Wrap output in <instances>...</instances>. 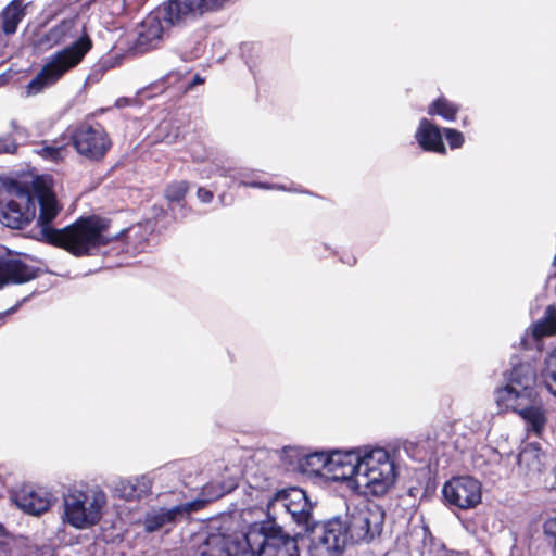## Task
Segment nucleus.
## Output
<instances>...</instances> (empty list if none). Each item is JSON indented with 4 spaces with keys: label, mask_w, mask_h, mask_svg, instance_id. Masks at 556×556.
<instances>
[{
    "label": "nucleus",
    "mask_w": 556,
    "mask_h": 556,
    "mask_svg": "<svg viewBox=\"0 0 556 556\" xmlns=\"http://www.w3.org/2000/svg\"><path fill=\"white\" fill-rule=\"evenodd\" d=\"M302 457H304V453L296 447H283L281 451V460L289 470L299 471Z\"/></svg>",
    "instance_id": "28"
},
{
    "label": "nucleus",
    "mask_w": 556,
    "mask_h": 556,
    "mask_svg": "<svg viewBox=\"0 0 556 556\" xmlns=\"http://www.w3.org/2000/svg\"><path fill=\"white\" fill-rule=\"evenodd\" d=\"M516 413L526 421L529 431L536 435L542 433L547 418L544 408L538 403V399Z\"/></svg>",
    "instance_id": "22"
},
{
    "label": "nucleus",
    "mask_w": 556,
    "mask_h": 556,
    "mask_svg": "<svg viewBox=\"0 0 556 556\" xmlns=\"http://www.w3.org/2000/svg\"><path fill=\"white\" fill-rule=\"evenodd\" d=\"M307 535L309 540V556H342L348 536L341 517H334L327 521H315L307 530L294 534L296 540Z\"/></svg>",
    "instance_id": "9"
},
{
    "label": "nucleus",
    "mask_w": 556,
    "mask_h": 556,
    "mask_svg": "<svg viewBox=\"0 0 556 556\" xmlns=\"http://www.w3.org/2000/svg\"><path fill=\"white\" fill-rule=\"evenodd\" d=\"M179 134H178V130L175 129L174 134H166L164 137H163V141L166 142L167 144H173L177 141V138H178Z\"/></svg>",
    "instance_id": "39"
},
{
    "label": "nucleus",
    "mask_w": 556,
    "mask_h": 556,
    "mask_svg": "<svg viewBox=\"0 0 556 556\" xmlns=\"http://www.w3.org/2000/svg\"><path fill=\"white\" fill-rule=\"evenodd\" d=\"M442 496L451 508L468 510L481 503V483L470 477H453L442 488Z\"/></svg>",
    "instance_id": "12"
},
{
    "label": "nucleus",
    "mask_w": 556,
    "mask_h": 556,
    "mask_svg": "<svg viewBox=\"0 0 556 556\" xmlns=\"http://www.w3.org/2000/svg\"><path fill=\"white\" fill-rule=\"evenodd\" d=\"M460 111V104L440 96L434 99L427 108V113L430 116H440L446 122H455Z\"/></svg>",
    "instance_id": "24"
},
{
    "label": "nucleus",
    "mask_w": 556,
    "mask_h": 556,
    "mask_svg": "<svg viewBox=\"0 0 556 556\" xmlns=\"http://www.w3.org/2000/svg\"><path fill=\"white\" fill-rule=\"evenodd\" d=\"M153 480L147 475L119 479L114 483V495L126 501L141 500L151 492Z\"/></svg>",
    "instance_id": "19"
},
{
    "label": "nucleus",
    "mask_w": 556,
    "mask_h": 556,
    "mask_svg": "<svg viewBox=\"0 0 556 556\" xmlns=\"http://www.w3.org/2000/svg\"><path fill=\"white\" fill-rule=\"evenodd\" d=\"M239 184H240V186H243V187L258 188V189H265V190L277 189V190H282V191H292L291 189L286 188L283 185L267 184V182H262V181L241 180ZM293 191H296V190L294 189Z\"/></svg>",
    "instance_id": "32"
},
{
    "label": "nucleus",
    "mask_w": 556,
    "mask_h": 556,
    "mask_svg": "<svg viewBox=\"0 0 556 556\" xmlns=\"http://www.w3.org/2000/svg\"><path fill=\"white\" fill-rule=\"evenodd\" d=\"M358 447L349 451L328 453L327 479L332 481H350L355 489L358 472Z\"/></svg>",
    "instance_id": "15"
},
{
    "label": "nucleus",
    "mask_w": 556,
    "mask_h": 556,
    "mask_svg": "<svg viewBox=\"0 0 556 556\" xmlns=\"http://www.w3.org/2000/svg\"><path fill=\"white\" fill-rule=\"evenodd\" d=\"M328 453L314 452L304 454L302 457L299 472L309 476H320L327 478Z\"/></svg>",
    "instance_id": "23"
},
{
    "label": "nucleus",
    "mask_w": 556,
    "mask_h": 556,
    "mask_svg": "<svg viewBox=\"0 0 556 556\" xmlns=\"http://www.w3.org/2000/svg\"><path fill=\"white\" fill-rule=\"evenodd\" d=\"M203 507L204 502L200 500L181 503L170 508L151 507L143 516V529L147 533H153L165 527H173Z\"/></svg>",
    "instance_id": "13"
},
{
    "label": "nucleus",
    "mask_w": 556,
    "mask_h": 556,
    "mask_svg": "<svg viewBox=\"0 0 556 556\" xmlns=\"http://www.w3.org/2000/svg\"><path fill=\"white\" fill-rule=\"evenodd\" d=\"M26 15V5L23 0H12L1 11V29L5 35L16 33L18 24Z\"/></svg>",
    "instance_id": "21"
},
{
    "label": "nucleus",
    "mask_w": 556,
    "mask_h": 556,
    "mask_svg": "<svg viewBox=\"0 0 556 556\" xmlns=\"http://www.w3.org/2000/svg\"><path fill=\"white\" fill-rule=\"evenodd\" d=\"M167 127H168V125H162V126L160 127V131H163V130H164V129H166Z\"/></svg>",
    "instance_id": "46"
},
{
    "label": "nucleus",
    "mask_w": 556,
    "mask_h": 556,
    "mask_svg": "<svg viewBox=\"0 0 556 556\" xmlns=\"http://www.w3.org/2000/svg\"><path fill=\"white\" fill-rule=\"evenodd\" d=\"M106 503L98 485L71 489L63 497V521L77 530L90 529L100 522Z\"/></svg>",
    "instance_id": "6"
},
{
    "label": "nucleus",
    "mask_w": 556,
    "mask_h": 556,
    "mask_svg": "<svg viewBox=\"0 0 556 556\" xmlns=\"http://www.w3.org/2000/svg\"><path fill=\"white\" fill-rule=\"evenodd\" d=\"M538 372L534 364L529 361H519L511 364L510 370L504 374V382L510 383L516 387L523 388L530 391L535 390Z\"/></svg>",
    "instance_id": "20"
},
{
    "label": "nucleus",
    "mask_w": 556,
    "mask_h": 556,
    "mask_svg": "<svg viewBox=\"0 0 556 556\" xmlns=\"http://www.w3.org/2000/svg\"><path fill=\"white\" fill-rule=\"evenodd\" d=\"M127 245H129V243H127ZM127 252H130V247H127Z\"/></svg>",
    "instance_id": "47"
},
{
    "label": "nucleus",
    "mask_w": 556,
    "mask_h": 556,
    "mask_svg": "<svg viewBox=\"0 0 556 556\" xmlns=\"http://www.w3.org/2000/svg\"><path fill=\"white\" fill-rule=\"evenodd\" d=\"M348 542L370 543L383 529L384 510L376 504H367L348 509L342 519Z\"/></svg>",
    "instance_id": "10"
},
{
    "label": "nucleus",
    "mask_w": 556,
    "mask_h": 556,
    "mask_svg": "<svg viewBox=\"0 0 556 556\" xmlns=\"http://www.w3.org/2000/svg\"><path fill=\"white\" fill-rule=\"evenodd\" d=\"M359 462L355 490L364 495L382 496L394 484L396 467L382 447H358Z\"/></svg>",
    "instance_id": "5"
},
{
    "label": "nucleus",
    "mask_w": 556,
    "mask_h": 556,
    "mask_svg": "<svg viewBox=\"0 0 556 556\" xmlns=\"http://www.w3.org/2000/svg\"><path fill=\"white\" fill-rule=\"evenodd\" d=\"M71 141L77 153L90 161L102 160L112 141L101 124L81 123L71 132Z\"/></svg>",
    "instance_id": "11"
},
{
    "label": "nucleus",
    "mask_w": 556,
    "mask_h": 556,
    "mask_svg": "<svg viewBox=\"0 0 556 556\" xmlns=\"http://www.w3.org/2000/svg\"><path fill=\"white\" fill-rule=\"evenodd\" d=\"M172 211H173V214H174V218H176V219H177V218H179V217H180V218H184V217L186 216V215H185V213H182L184 207H180V210H179V211H180V215H178V214L175 212L174 206H172Z\"/></svg>",
    "instance_id": "43"
},
{
    "label": "nucleus",
    "mask_w": 556,
    "mask_h": 556,
    "mask_svg": "<svg viewBox=\"0 0 556 556\" xmlns=\"http://www.w3.org/2000/svg\"><path fill=\"white\" fill-rule=\"evenodd\" d=\"M200 556H300L296 538L274 523H252L241 536L211 534Z\"/></svg>",
    "instance_id": "3"
},
{
    "label": "nucleus",
    "mask_w": 556,
    "mask_h": 556,
    "mask_svg": "<svg viewBox=\"0 0 556 556\" xmlns=\"http://www.w3.org/2000/svg\"><path fill=\"white\" fill-rule=\"evenodd\" d=\"M123 1H124V3H126V0H123Z\"/></svg>",
    "instance_id": "48"
},
{
    "label": "nucleus",
    "mask_w": 556,
    "mask_h": 556,
    "mask_svg": "<svg viewBox=\"0 0 556 556\" xmlns=\"http://www.w3.org/2000/svg\"><path fill=\"white\" fill-rule=\"evenodd\" d=\"M556 333V306L546 307L544 316L534 324L533 336L541 338L546 334Z\"/></svg>",
    "instance_id": "26"
},
{
    "label": "nucleus",
    "mask_w": 556,
    "mask_h": 556,
    "mask_svg": "<svg viewBox=\"0 0 556 556\" xmlns=\"http://www.w3.org/2000/svg\"><path fill=\"white\" fill-rule=\"evenodd\" d=\"M16 143L9 137L0 139V154L14 153L16 151Z\"/></svg>",
    "instance_id": "36"
},
{
    "label": "nucleus",
    "mask_w": 556,
    "mask_h": 556,
    "mask_svg": "<svg viewBox=\"0 0 556 556\" xmlns=\"http://www.w3.org/2000/svg\"><path fill=\"white\" fill-rule=\"evenodd\" d=\"M0 197V223L10 229H23L36 216L40 239L60 247L75 256L92 255L110 239L105 235L108 223L98 216L79 218L62 229L52 227L61 211L56 197L47 180L36 177L30 182L10 179Z\"/></svg>",
    "instance_id": "1"
},
{
    "label": "nucleus",
    "mask_w": 556,
    "mask_h": 556,
    "mask_svg": "<svg viewBox=\"0 0 556 556\" xmlns=\"http://www.w3.org/2000/svg\"><path fill=\"white\" fill-rule=\"evenodd\" d=\"M215 174L220 176V177H228V176H230V169H227L225 167L216 166L215 167Z\"/></svg>",
    "instance_id": "41"
},
{
    "label": "nucleus",
    "mask_w": 556,
    "mask_h": 556,
    "mask_svg": "<svg viewBox=\"0 0 556 556\" xmlns=\"http://www.w3.org/2000/svg\"><path fill=\"white\" fill-rule=\"evenodd\" d=\"M229 488H225L223 484L217 482H210L202 489L203 498H199L204 502V505L208 502L217 500L229 492Z\"/></svg>",
    "instance_id": "29"
},
{
    "label": "nucleus",
    "mask_w": 556,
    "mask_h": 556,
    "mask_svg": "<svg viewBox=\"0 0 556 556\" xmlns=\"http://www.w3.org/2000/svg\"><path fill=\"white\" fill-rule=\"evenodd\" d=\"M40 154L46 159L58 161L62 155V149L55 147H45L41 149Z\"/></svg>",
    "instance_id": "35"
},
{
    "label": "nucleus",
    "mask_w": 556,
    "mask_h": 556,
    "mask_svg": "<svg viewBox=\"0 0 556 556\" xmlns=\"http://www.w3.org/2000/svg\"><path fill=\"white\" fill-rule=\"evenodd\" d=\"M188 191V182L185 180L169 184L165 189V198L172 203H179Z\"/></svg>",
    "instance_id": "30"
},
{
    "label": "nucleus",
    "mask_w": 556,
    "mask_h": 556,
    "mask_svg": "<svg viewBox=\"0 0 556 556\" xmlns=\"http://www.w3.org/2000/svg\"><path fill=\"white\" fill-rule=\"evenodd\" d=\"M204 83V78L200 75H195L193 79L187 85L186 90H191L194 86L201 85Z\"/></svg>",
    "instance_id": "40"
},
{
    "label": "nucleus",
    "mask_w": 556,
    "mask_h": 556,
    "mask_svg": "<svg viewBox=\"0 0 556 556\" xmlns=\"http://www.w3.org/2000/svg\"><path fill=\"white\" fill-rule=\"evenodd\" d=\"M541 454L532 445L526 446L518 455H502L497 450L484 446L472 456L473 468L490 479H501L508 477L511 471V459L519 465L525 466L529 471H540Z\"/></svg>",
    "instance_id": "7"
},
{
    "label": "nucleus",
    "mask_w": 556,
    "mask_h": 556,
    "mask_svg": "<svg viewBox=\"0 0 556 556\" xmlns=\"http://www.w3.org/2000/svg\"><path fill=\"white\" fill-rule=\"evenodd\" d=\"M540 378L546 391L556 397V346L545 354Z\"/></svg>",
    "instance_id": "25"
},
{
    "label": "nucleus",
    "mask_w": 556,
    "mask_h": 556,
    "mask_svg": "<svg viewBox=\"0 0 556 556\" xmlns=\"http://www.w3.org/2000/svg\"><path fill=\"white\" fill-rule=\"evenodd\" d=\"M12 500L20 509L33 516L48 511L55 501L51 492L33 485L21 486L13 493Z\"/></svg>",
    "instance_id": "16"
},
{
    "label": "nucleus",
    "mask_w": 556,
    "mask_h": 556,
    "mask_svg": "<svg viewBox=\"0 0 556 556\" xmlns=\"http://www.w3.org/2000/svg\"><path fill=\"white\" fill-rule=\"evenodd\" d=\"M28 556H55V553L54 548L50 545H36L29 548Z\"/></svg>",
    "instance_id": "34"
},
{
    "label": "nucleus",
    "mask_w": 556,
    "mask_h": 556,
    "mask_svg": "<svg viewBox=\"0 0 556 556\" xmlns=\"http://www.w3.org/2000/svg\"><path fill=\"white\" fill-rule=\"evenodd\" d=\"M65 46L47 58L38 74L28 83L29 96L54 85L66 73L75 68L92 48V40L77 16L62 20L47 31L39 34L33 42L36 52L42 53L53 47Z\"/></svg>",
    "instance_id": "2"
},
{
    "label": "nucleus",
    "mask_w": 556,
    "mask_h": 556,
    "mask_svg": "<svg viewBox=\"0 0 556 556\" xmlns=\"http://www.w3.org/2000/svg\"><path fill=\"white\" fill-rule=\"evenodd\" d=\"M230 0H169L140 24L135 48L143 53L162 41L166 27L187 25L198 18L224 9Z\"/></svg>",
    "instance_id": "4"
},
{
    "label": "nucleus",
    "mask_w": 556,
    "mask_h": 556,
    "mask_svg": "<svg viewBox=\"0 0 556 556\" xmlns=\"http://www.w3.org/2000/svg\"><path fill=\"white\" fill-rule=\"evenodd\" d=\"M143 244H144V243H143L142 241H140V242H139V245H134V247L131 248V252H134V253H135V252H139V251H141V250L143 249Z\"/></svg>",
    "instance_id": "44"
},
{
    "label": "nucleus",
    "mask_w": 556,
    "mask_h": 556,
    "mask_svg": "<svg viewBox=\"0 0 556 556\" xmlns=\"http://www.w3.org/2000/svg\"><path fill=\"white\" fill-rule=\"evenodd\" d=\"M538 399L536 391L526 390L520 387L504 382V386L495 390V401L501 408L518 412L530 405Z\"/></svg>",
    "instance_id": "17"
},
{
    "label": "nucleus",
    "mask_w": 556,
    "mask_h": 556,
    "mask_svg": "<svg viewBox=\"0 0 556 556\" xmlns=\"http://www.w3.org/2000/svg\"><path fill=\"white\" fill-rule=\"evenodd\" d=\"M38 273V268L26 264L16 253L0 247V289L28 282L37 278Z\"/></svg>",
    "instance_id": "14"
},
{
    "label": "nucleus",
    "mask_w": 556,
    "mask_h": 556,
    "mask_svg": "<svg viewBox=\"0 0 556 556\" xmlns=\"http://www.w3.org/2000/svg\"><path fill=\"white\" fill-rule=\"evenodd\" d=\"M415 140L421 150L426 152L445 155L447 153L443 141V128L430 119L422 117L415 131Z\"/></svg>",
    "instance_id": "18"
},
{
    "label": "nucleus",
    "mask_w": 556,
    "mask_h": 556,
    "mask_svg": "<svg viewBox=\"0 0 556 556\" xmlns=\"http://www.w3.org/2000/svg\"><path fill=\"white\" fill-rule=\"evenodd\" d=\"M544 533L547 538L551 539V544H553L556 554V517L548 519L544 523Z\"/></svg>",
    "instance_id": "33"
},
{
    "label": "nucleus",
    "mask_w": 556,
    "mask_h": 556,
    "mask_svg": "<svg viewBox=\"0 0 556 556\" xmlns=\"http://www.w3.org/2000/svg\"><path fill=\"white\" fill-rule=\"evenodd\" d=\"M343 263H346L348 265L352 266L356 263V258L353 255H349L346 258H342Z\"/></svg>",
    "instance_id": "42"
},
{
    "label": "nucleus",
    "mask_w": 556,
    "mask_h": 556,
    "mask_svg": "<svg viewBox=\"0 0 556 556\" xmlns=\"http://www.w3.org/2000/svg\"><path fill=\"white\" fill-rule=\"evenodd\" d=\"M15 306L7 311L4 314L0 315V320H2L7 315L12 314L15 311Z\"/></svg>",
    "instance_id": "45"
},
{
    "label": "nucleus",
    "mask_w": 556,
    "mask_h": 556,
    "mask_svg": "<svg viewBox=\"0 0 556 556\" xmlns=\"http://www.w3.org/2000/svg\"><path fill=\"white\" fill-rule=\"evenodd\" d=\"M140 230V227H130L128 229H124L119 231L117 235L114 236V238H118L122 236H125L127 239H130L131 236H137V232Z\"/></svg>",
    "instance_id": "38"
},
{
    "label": "nucleus",
    "mask_w": 556,
    "mask_h": 556,
    "mask_svg": "<svg viewBox=\"0 0 556 556\" xmlns=\"http://www.w3.org/2000/svg\"><path fill=\"white\" fill-rule=\"evenodd\" d=\"M240 51L244 63L254 73L261 61V47L254 42H244L241 45Z\"/></svg>",
    "instance_id": "27"
},
{
    "label": "nucleus",
    "mask_w": 556,
    "mask_h": 556,
    "mask_svg": "<svg viewBox=\"0 0 556 556\" xmlns=\"http://www.w3.org/2000/svg\"><path fill=\"white\" fill-rule=\"evenodd\" d=\"M312 510L313 504L304 490L295 486L281 489L276 491L268 500L267 520L257 523L270 522L276 527H281L277 523V518L289 515L291 520L304 532L316 521L313 518Z\"/></svg>",
    "instance_id": "8"
},
{
    "label": "nucleus",
    "mask_w": 556,
    "mask_h": 556,
    "mask_svg": "<svg viewBox=\"0 0 556 556\" xmlns=\"http://www.w3.org/2000/svg\"><path fill=\"white\" fill-rule=\"evenodd\" d=\"M443 136L452 150L462 148L465 142L464 135L454 128H443Z\"/></svg>",
    "instance_id": "31"
},
{
    "label": "nucleus",
    "mask_w": 556,
    "mask_h": 556,
    "mask_svg": "<svg viewBox=\"0 0 556 556\" xmlns=\"http://www.w3.org/2000/svg\"><path fill=\"white\" fill-rule=\"evenodd\" d=\"M197 198L199 199V201L201 203L207 204V203L212 202V200L214 198V193H213V191H211L208 189L200 187V188H198V191H197Z\"/></svg>",
    "instance_id": "37"
}]
</instances>
